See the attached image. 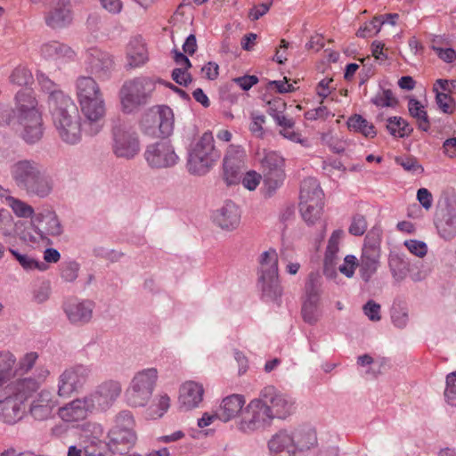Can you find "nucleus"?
Listing matches in <instances>:
<instances>
[{
  "label": "nucleus",
  "mask_w": 456,
  "mask_h": 456,
  "mask_svg": "<svg viewBox=\"0 0 456 456\" xmlns=\"http://www.w3.org/2000/svg\"><path fill=\"white\" fill-rule=\"evenodd\" d=\"M83 116V129L86 134H98L104 126L106 103L103 95L78 103Z\"/></svg>",
  "instance_id": "obj_15"
},
{
  "label": "nucleus",
  "mask_w": 456,
  "mask_h": 456,
  "mask_svg": "<svg viewBox=\"0 0 456 456\" xmlns=\"http://www.w3.org/2000/svg\"><path fill=\"white\" fill-rule=\"evenodd\" d=\"M51 295V284L49 281H42L33 289V301L42 304L47 301Z\"/></svg>",
  "instance_id": "obj_56"
},
{
  "label": "nucleus",
  "mask_w": 456,
  "mask_h": 456,
  "mask_svg": "<svg viewBox=\"0 0 456 456\" xmlns=\"http://www.w3.org/2000/svg\"><path fill=\"white\" fill-rule=\"evenodd\" d=\"M40 53L45 59L61 61L74 60L76 56L71 47L58 41H51L44 44L41 46Z\"/></svg>",
  "instance_id": "obj_33"
},
{
  "label": "nucleus",
  "mask_w": 456,
  "mask_h": 456,
  "mask_svg": "<svg viewBox=\"0 0 456 456\" xmlns=\"http://www.w3.org/2000/svg\"><path fill=\"white\" fill-rule=\"evenodd\" d=\"M212 219L221 230L232 232L240 224L241 212L238 205L229 200L213 213Z\"/></svg>",
  "instance_id": "obj_20"
},
{
  "label": "nucleus",
  "mask_w": 456,
  "mask_h": 456,
  "mask_svg": "<svg viewBox=\"0 0 456 456\" xmlns=\"http://www.w3.org/2000/svg\"><path fill=\"white\" fill-rule=\"evenodd\" d=\"M265 123V117L259 113L253 112L251 114V123L249 125L250 132L256 137L262 138L264 131V124Z\"/></svg>",
  "instance_id": "obj_60"
},
{
  "label": "nucleus",
  "mask_w": 456,
  "mask_h": 456,
  "mask_svg": "<svg viewBox=\"0 0 456 456\" xmlns=\"http://www.w3.org/2000/svg\"><path fill=\"white\" fill-rule=\"evenodd\" d=\"M217 158L212 134L204 133L189 152L187 169L191 175H205L213 167Z\"/></svg>",
  "instance_id": "obj_7"
},
{
  "label": "nucleus",
  "mask_w": 456,
  "mask_h": 456,
  "mask_svg": "<svg viewBox=\"0 0 456 456\" xmlns=\"http://www.w3.org/2000/svg\"><path fill=\"white\" fill-rule=\"evenodd\" d=\"M387 129L394 137L403 138L413 131L410 124L401 117H390L387 119Z\"/></svg>",
  "instance_id": "obj_43"
},
{
  "label": "nucleus",
  "mask_w": 456,
  "mask_h": 456,
  "mask_svg": "<svg viewBox=\"0 0 456 456\" xmlns=\"http://www.w3.org/2000/svg\"><path fill=\"white\" fill-rule=\"evenodd\" d=\"M321 315L322 313L319 309V303L305 300L302 306V316L305 322L311 325L315 324L319 321Z\"/></svg>",
  "instance_id": "obj_52"
},
{
  "label": "nucleus",
  "mask_w": 456,
  "mask_h": 456,
  "mask_svg": "<svg viewBox=\"0 0 456 456\" xmlns=\"http://www.w3.org/2000/svg\"><path fill=\"white\" fill-rule=\"evenodd\" d=\"M75 88L78 103L103 95L100 86L92 75L77 77Z\"/></svg>",
  "instance_id": "obj_32"
},
{
  "label": "nucleus",
  "mask_w": 456,
  "mask_h": 456,
  "mask_svg": "<svg viewBox=\"0 0 456 456\" xmlns=\"http://www.w3.org/2000/svg\"><path fill=\"white\" fill-rule=\"evenodd\" d=\"M395 163L401 166L405 171L411 172L412 174L423 172L422 167L413 157H397L395 158Z\"/></svg>",
  "instance_id": "obj_57"
},
{
  "label": "nucleus",
  "mask_w": 456,
  "mask_h": 456,
  "mask_svg": "<svg viewBox=\"0 0 456 456\" xmlns=\"http://www.w3.org/2000/svg\"><path fill=\"white\" fill-rule=\"evenodd\" d=\"M259 395L266 403L275 419H286L292 413L294 402L273 386L265 387Z\"/></svg>",
  "instance_id": "obj_18"
},
{
  "label": "nucleus",
  "mask_w": 456,
  "mask_h": 456,
  "mask_svg": "<svg viewBox=\"0 0 456 456\" xmlns=\"http://www.w3.org/2000/svg\"><path fill=\"white\" fill-rule=\"evenodd\" d=\"M58 138L65 144L76 145L82 140L83 122L74 101L69 95H57L49 110Z\"/></svg>",
  "instance_id": "obj_2"
},
{
  "label": "nucleus",
  "mask_w": 456,
  "mask_h": 456,
  "mask_svg": "<svg viewBox=\"0 0 456 456\" xmlns=\"http://www.w3.org/2000/svg\"><path fill=\"white\" fill-rule=\"evenodd\" d=\"M385 23V21H381L380 17H375L369 22H365L360 28L357 30V37H370L376 34H378L381 28V26Z\"/></svg>",
  "instance_id": "obj_53"
},
{
  "label": "nucleus",
  "mask_w": 456,
  "mask_h": 456,
  "mask_svg": "<svg viewBox=\"0 0 456 456\" xmlns=\"http://www.w3.org/2000/svg\"><path fill=\"white\" fill-rule=\"evenodd\" d=\"M364 314L372 322H378L381 319L380 305L369 300L362 307Z\"/></svg>",
  "instance_id": "obj_64"
},
{
  "label": "nucleus",
  "mask_w": 456,
  "mask_h": 456,
  "mask_svg": "<svg viewBox=\"0 0 456 456\" xmlns=\"http://www.w3.org/2000/svg\"><path fill=\"white\" fill-rule=\"evenodd\" d=\"M322 294V279L316 273H310L305 283V301L320 302Z\"/></svg>",
  "instance_id": "obj_46"
},
{
  "label": "nucleus",
  "mask_w": 456,
  "mask_h": 456,
  "mask_svg": "<svg viewBox=\"0 0 456 456\" xmlns=\"http://www.w3.org/2000/svg\"><path fill=\"white\" fill-rule=\"evenodd\" d=\"M370 102L379 108L391 107L395 108L398 101L394 96L390 89H380L370 100Z\"/></svg>",
  "instance_id": "obj_51"
},
{
  "label": "nucleus",
  "mask_w": 456,
  "mask_h": 456,
  "mask_svg": "<svg viewBox=\"0 0 456 456\" xmlns=\"http://www.w3.org/2000/svg\"><path fill=\"white\" fill-rule=\"evenodd\" d=\"M16 106L13 110L20 136L28 144L38 142L44 135L42 113L37 108V101L30 92L20 91L16 94Z\"/></svg>",
  "instance_id": "obj_3"
},
{
  "label": "nucleus",
  "mask_w": 456,
  "mask_h": 456,
  "mask_svg": "<svg viewBox=\"0 0 456 456\" xmlns=\"http://www.w3.org/2000/svg\"><path fill=\"white\" fill-rule=\"evenodd\" d=\"M45 23L52 28H61L72 21L69 0H58L56 4L45 14Z\"/></svg>",
  "instance_id": "obj_30"
},
{
  "label": "nucleus",
  "mask_w": 456,
  "mask_h": 456,
  "mask_svg": "<svg viewBox=\"0 0 456 456\" xmlns=\"http://www.w3.org/2000/svg\"><path fill=\"white\" fill-rule=\"evenodd\" d=\"M259 277L279 275L278 254L275 249L269 248L259 256Z\"/></svg>",
  "instance_id": "obj_35"
},
{
  "label": "nucleus",
  "mask_w": 456,
  "mask_h": 456,
  "mask_svg": "<svg viewBox=\"0 0 456 456\" xmlns=\"http://www.w3.org/2000/svg\"><path fill=\"white\" fill-rule=\"evenodd\" d=\"M16 357L10 351H0V387H4L12 377Z\"/></svg>",
  "instance_id": "obj_41"
},
{
  "label": "nucleus",
  "mask_w": 456,
  "mask_h": 456,
  "mask_svg": "<svg viewBox=\"0 0 456 456\" xmlns=\"http://www.w3.org/2000/svg\"><path fill=\"white\" fill-rule=\"evenodd\" d=\"M49 376L50 370L46 366H37L33 376L17 379L1 388L0 420L8 425L21 420L26 412V402Z\"/></svg>",
  "instance_id": "obj_1"
},
{
  "label": "nucleus",
  "mask_w": 456,
  "mask_h": 456,
  "mask_svg": "<svg viewBox=\"0 0 456 456\" xmlns=\"http://www.w3.org/2000/svg\"><path fill=\"white\" fill-rule=\"evenodd\" d=\"M245 403V397L239 394L230 395L223 398L219 405L216 408L218 419L223 422L234 419L240 414Z\"/></svg>",
  "instance_id": "obj_31"
},
{
  "label": "nucleus",
  "mask_w": 456,
  "mask_h": 456,
  "mask_svg": "<svg viewBox=\"0 0 456 456\" xmlns=\"http://www.w3.org/2000/svg\"><path fill=\"white\" fill-rule=\"evenodd\" d=\"M32 223L35 225L36 232L41 238L60 236L63 231L57 215L53 211H45L36 215Z\"/></svg>",
  "instance_id": "obj_26"
},
{
  "label": "nucleus",
  "mask_w": 456,
  "mask_h": 456,
  "mask_svg": "<svg viewBox=\"0 0 456 456\" xmlns=\"http://www.w3.org/2000/svg\"><path fill=\"white\" fill-rule=\"evenodd\" d=\"M404 246L411 253L419 257H423L427 255L428 246L423 241L417 240H405Z\"/></svg>",
  "instance_id": "obj_62"
},
{
  "label": "nucleus",
  "mask_w": 456,
  "mask_h": 456,
  "mask_svg": "<svg viewBox=\"0 0 456 456\" xmlns=\"http://www.w3.org/2000/svg\"><path fill=\"white\" fill-rule=\"evenodd\" d=\"M147 165L152 169H166L175 167L179 157L173 144L167 140L149 144L143 153Z\"/></svg>",
  "instance_id": "obj_14"
},
{
  "label": "nucleus",
  "mask_w": 456,
  "mask_h": 456,
  "mask_svg": "<svg viewBox=\"0 0 456 456\" xmlns=\"http://www.w3.org/2000/svg\"><path fill=\"white\" fill-rule=\"evenodd\" d=\"M248 410L251 414V419L246 422V425L247 428L251 431L269 426L275 419L260 395L249 402Z\"/></svg>",
  "instance_id": "obj_24"
},
{
  "label": "nucleus",
  "mask_w": 456,
  "mask_h": 456,
  "mask_svg": "<svg viewBox=\"0 0 456 456\" xmlns=\"http://www.w3.org/2000/svg\"><path fill=\"white\" fill-rule=\"evenodd\" d=\"M37 82L40 85L42 90H44L49 94L48 100H47L49 110H50V102L57 95V94H60L62 95H67L59 88L58 85H56L53 80H51L43 72L37 73Z\"/></svg>",
  "instance_id": "obj_49"
},
{
  "label": "nucleus",
  "mask_w": 456,
  "mask_h": 456,
  "mask_svg": "<svg viewBox=\"0 0 456 456\" xmlns=\"http://www.w3.org/2000/svg\"><path fill=\"white\" fill-rule=\"evenodd\" d=\"M2 191L3 192H0V196L5 199L6 204L18 217L34 219L36 215L34 208L30 205L20 199L8 195L7 190L2 188Z\"/></svg>",
  "instance_id": "obj_37"
},
{
  "label": "nucleus",
  "mask_w": 456,
  "mask_h": 456,
  "mask_svg": "<svg viewBox=\"0 0 456 456\" xmlns=\"http://www.w3.org/2000/svg\"><path fill=\"white\" fill-rule=\"evenodd\" d=\"M80 265L75 260H68L60 265V276L64 282L73 283L78 278Z\"/></svg>",
  "instance_id": "obj_48"
},
{
  "label": "nucleus",
  "mask_w": 456,
  "mask_h": 456,
  "mask_svg": "<svg viewBox=\"0 0 456 456\" xmlns=\"http://www.w3.org/2000/svg\"><path fill=\"white\" fill-rule=\"evenodd\" d=\"M260 164L264 186L268 194L272 195L285 180V159L277 151H265Z\"/></svg>",
  "instance_id": "obj_10"
},
{
  "label": "nucleus",
  "mask_w": 456,
  "mask_h": 456,
  "mask_svg": "<svg viewBox=\"0 0 456 456\" xmlns=\"http://www.w3.org/2000/svg\"><path fill=\"white\" fill-rule=\"evenodd\" d=\"M53 189L52 177L41 167L22 189L29 197L46 198Z\"/></svg>",
  "instance_id": "obj_29"
},
{
  "label": "nucleus",
  "mask_w": 456,
  "mask_h": 456,
  "mask_svg": "<svg viewBox=\"0 0 456 456\" xmlns=\"http://www.w3.org/2000/svg\"><path fill=\"white\" fill-rule=\"evenodd\" d=\"M86 69L90 75L96 78L107 80L115 69V61L108 52L91 48L86 53Z\"/></svg>",
  "instance_id": "obj_16"
},
{
  "label": "nucleus",
  "mask_w": 456,
  "mask_h": 456,
  "mask_svg": "<svg viewBox=\"0 0 456 456\" xmlns=\"http://www.w3.org/2000/svg\"><path fill=\"white\" fill-rule=\"evenodd\" d=\"M258 285L262 292V297L265 300L279 303L282 295V289L280 284L279 275H275V277H259Z\"/></svg>",
  "instance_id": "obj_34"
},
{
  "label": "nucleus",
  "mask_w": 456,
  "mask_h": 456,
  "mask_svg": "<svg viewBox=\"0 0 456 456\" xmlns=\"http://www.w3.org/2000/svg\"><path fill=\"white\" fill-rule=\"evenodd\" d=\"M445 383L444 399L449 405L456 407V370L446 376Z\"/></svg>",
  "instance_id": "obj_54"
},
{
  "label": "nucleus",
  "mask_w": 456,
  "mask_h": 456,
  "mask_svg": "<svg viewBox=\"0 0 456 456\" xmlns=\"http://www.w3.org/2000/svg\"><path fill=\"white\" fill-rule=\"evenodd\" d=\"M438 233L444 240H451L456 234V216L450 213L436 223Z\"/></svg>",
  "instance_id": "obj_45"
},
{
  "label": "nucleus",
  "mask_w": 456,
  "mask_h": 456,
  "mask_svg": "<svg viewBox=\"0 0 456 456\" xmlns=\"http://www.w3.org/2000/svg\"><path fill=\"white\" fill-rule=\"evenodd\" d=\"M111 149L117 158L130 160L141 151L139 134L132 127L119 124L112 128Z\"/></svg>",
  "instance_id": "obj_9"
},
{
  "label": "nucleus",
  "mask_w": 456,
  "mask_h": 456,
  "mask_svg": "<svg viewBox=\"0 0 456 456\" xmlns=\"http://www.w3.org/2000/svg\"><path fill=\"white\" fill-rule=\"evenodd\" d=\"M94 306L92 300L72 298L64 304L63 310L71 323L85 324L92 320Z\"/></svg>",
  "instance_id": "obj_22"
},
{
  "label": "nucleus",
  "mask_w": 456,
  "mask_h": 456,
  "mask_svg": "<svg viewBox=\"0 0 456 456\" xmlns=\"http://www.w3.org/2000/svg\"><path fill=\"white\" fill-rule=\"evenodd\" d=\"M159 380V370L155 367L139 370L132 377L126 391V403L134 408L145 407L152 398Z\"/></svg>",
  "instance_id": "obj_4"
},
{
  "label": "nucleus",
  "mask_w": 456,
  "mask_h": 456,
  "mask_svg": "<svg viewBox=\"0 0 456 456\" xmlns=\"http://www.w3.org/2000/svg\"><path fill=\"white\" fill-rule=\"evenodd\" d=\"M299 210L304 221L311 225L320 220L324 206V193L315 178H305L300 188Z\"/></svg>",
  "instance_id": "obj_6"
},
{
  "label": "nucleus",
  "mask_w": 456,
  "mask_h": 456,
  "mask_svg": "<svg viewBox=\"0 0 456 456\" xmlns=\"http://www.w3.org/2000/svg\"><path fill=\"white\" fill-rule=\"evenodd\" d=\"M388 265L394 279L403 281L408 273V264L399 255H390Z\"/></svg>",
  "instance_id": "obj_47"
},
{
  "label": "nucleus",
  "mask_w": 456,
  "mask_h": 456,
  "mask_svg": "<svg viewBox=\"0 0 456 456\" xmlns=\"http://www.w3.org/2000/svg\"><path fill=\"white\" fill-rule=\"evenodd\" d=\"M245 150L239 145H230L223 163V178L227 185L239 183L244 169Z\"/></svg>",
  "instance_id": "obj_17"
},
{
  "label": "nucleus",
  "mask_w": 456,
  "mask_h": 456,
  "mask_svg": "<svg viewBox=\"0 0 456 456\" xmlns=\"http://www.w3.org/2000/svg\"><path fill=\"white\" fill-rule=\"evenodd\" d=\"M380 232L370 231L364 240L359 267L362 278L368 281L377 272L380 259Z\"/></svg>",
  "instance_id": "obj_13"
},
{
  "label": "nucleus",
  "mask_w": 456,
  "mask_h": 456,
  "mask_svg": "<svg viewBox=\"0 0 456 456\" xmlns=\"http://www.w3.org/2000/svg\"><path fill=\"white\" fill-rule=\"evenodd\" d=\"M92 373L90 366L76 364L64 369L57 379V395L69 398L78 392L87 382Z\"/></svg>",
  "instance_id": "obj_11"
},
{
  "label": "nucleus",
  "mask_w": 456,
  "mask_h": 456,
  "mask_svg": "<svg viewBox=\"0 0 456 456\" xmlns=\"http://www.w3.org/2000/svg\"><path fill=\"white\" fill-rule=\"evenodd\" d=\"M42 167L31 159H21L10 166V174L18 188L22 190Z\"/></svg>",
  "instance_id": "obj_28"
},
{
  "label": "nucleus",
  "mask_w": 456,
  "mask_h": 456,
  "mask_svg": "<svg viewBox=\"0 0 456 456\" xmlns=\"http://www.w3.org/2000/svg\"><path fill=\"white\" fill-rule=\"evenodd\" d=\"M95 412L86 395L76 398L61 407L59 417L65 422L73 423L86 419L89 414Z\"/></svg>",
  "instance_id": "obj_23"
},
{
  "label": "nucleus",
  "mask_w": 456,
  "mask_h": 456,
  "mask_svg": "<svg viewBox=\"0 0 456 456\" xmlns=\"http://www.w3.org/2000/svg\"><path fill=\"white\" fill-rule=\"evenodd\" d=\"M289 440H282L277 432L273 434L266 442L269 456H296L295 452L288 446Z\"/></svg>",
  "instance_id": "obj_38"
},
{
  "label": "nucleus",
  "mask_w": 456,
  "mask_h": 456,
  "mask_svg": "<svg viewBox=\"0 0 456 456\" xmlns=\"http://www.w3.org/2000/svg\"><path fill=\"white\" fill-rule=\"evenodd\" d=\"M157 81L149 77H137L126 80L119 90L122 110L131 113L150 103Z\"/></svg>",
  "instance_id": "obj_5"
},
{
  "label": "nucleus",
  "mask_w": 456,
  "mask_h": 456,
  "mask_svg": "<svg viewBox=\"0 0 456 456\" xmlns=\"http://www.w3.org/2000/svg\"><path fill=\"white\" fill-rule=\"evenodd\" d=\"M408 110L411 116L416 119L419 128L427 132L430 127V123L428 113L420 102L416 99H410Z\"/></svg>",
  "instance_id": "obj_42"
},
{
  "label": "nucleus",
  "mask_w": 456,
  "mask_h": 456,
  "mask_svg": "<svg viewBox=\"0 0 456 456\" xmlns=\"http://www.w3.org/2000/svg\"><path fill=\"white\" fill-rule=\"evenodd\" d=\"M367 221L362 215H355L353 216L348 232L354 236H362L367 230Z\"/></svg>",
  "instance_id": "obj_58"
},
{
  "label": "nucleus",
  "mask_w": 456,
  "mask_h": 456,
  "mask_svg": "<svg viewBox=\"0 0 456 456\" xmlns=\"http://www.w3.org/2000/svg\"><path fill=\"white\" fill-rule=\"evenodd\" d=\"M57 405L52 391L42 389L32 400L29 405V413L36 420L48 419Z\"/></svg>",
  "instance_id": "obj_25"
},
{
  "label": "nucleus",
  "mask_w": 456,
  "mask_h": 456,
  "mask_svg": "<svg viewBox=\"0 0 456 456\" xmlns=\"http://www.w3.org/2000/svg\"><path fill=\"white\" fill-rule=\"evenodd\" d=\"M9 251L27 272L33 270L45 271L47 269V265L45 262L37 260L30 255L20 253L13 248H9Z\"/></svg>",
  "instance_id": "obj_44"
},
{
  "label": "nucleus",
  "mask_w": 456,
  "mask_h": 456,
  "mask_svg": "<svg viewBox=\"0 0 456 456\" xmlns=\"http://www.w3.org/2000/svg\"><path fill=\"white\" fill-rule=\"evenodd\" d=\"M122 393V385L117 379H106L95 386L86 395L95 412L110 410Z\"/></svg>",
  "instance_id": "obj_12"
},
{
  "label": "nucleus",
  "mask_w": 456,
  "mask_h": 456,
  "mask_svg": "<svg viewBox=\"0 0 456 456\" xmlns=\"http://www.w3.org/2000/svg\"><path fill=\"white\" fill-rule=\"evenodd\" d=\"M279 436L285 440H289L288 446L295 453L304 452L314 448L317 445V436L314 431L303 428L288 429L282 428L277 431Z\"/></svg>",
  "instance_id": "obj_19"
},
{
  "label": "nucleus",
  "mask_w": 456,
  "mask_h": 456,
  "mask_svg": "<svg viewBox=\"0 0 456 456\" xmlns=\"http://www.w3.org/2000/svg\"><path fill=\"white\" fill-rule=\"evenodd\" d=\"M344 234L342 230H336L332 232L325 252L324 273L329 275L330 267H332L339 249V241Z\"/></svg>",
  "instance_id": "obj_40"
},
{
  "label": "nucleus",
  "mask_w": 456,
  "mask_h": 456,
  "mask_svg": "<svg viewBox=\"0 0 456 456\" xmlns=\"http://www.w3.org/2000/svg\"><path fill=\"white\" fill-rule=\"evenodd\" d=\"M126 56L129 59V64L134 67L140 66L147 61V50L141 38L134 37L129 41L126 46Z\"/></svg>",
  "instance_id": "obj_36"
},
{
  "label": "nucleus",
  "mask_w": 456,
  "mask_h": 456,
  "mask_svg": "<svg viewBox=\"0 0 456 456\" xmlns=\"http://www.w3.org/2000/svg\"><path fill=\"white\" fill-rule=\"evenodd\" d=\"M356 266H359V261L354 255H347L344 258V263L338 267L341 273L348 278L353 277Z\"/></svg>",
  "instance_id": "obj_61"
},
{
  "label": "nucleus",
  "mask_w": 456,
  "mask_h": 456,
  "mask_svg": "<svg viewBox=\"0 0 456 456\" xmlns=\"http://www.w3.org/2000/svg\"><path fill=\"white\" fill-rule=\"evenodd\" d=\"M170 407V398L167 394L159 395L152 405L148 409V416L151 419L161 418Z\"/></svg>",
  "instance_id": "obj_50"
},
{
  "label": "nucleus",
  "mask_w": 456,
  "mask_h": 456,
  "mask_svg": "<svg viewBox=\"0 0 456 456\" xmlns=\"http://www.w3.org/2000/svg\"><path fill=\"white\" fill-rule=\"evenodd\" d=\"M347 126L351 131L360 133L367 138H373L377 134L375 126L359 114H354L348 118Z\"/></svg>",
  "instance_id": "obj_39"
},
{
  "label": "nucleus",
  "mask_w": 456,
  "mask_h": 456,
  "mask_svg": "<svg viewBox=\"0 0 456 456\" xmlns=\"http://www.w3.org/2000/svg\"><path fill=\"white\" fill-rule=\"evenodd\" d=\"M38 359V354L36 352H29L25 354L20 358L18 362V369L21 373H28L30 371Z\"/></svg>",
  "instance_id": "obj_59"
},
{
  "label": "nucleus",
  "mask_w": 456,
  "mask_h": 456,
  "mask_svg": "<svg viewBox=\"0 0 456 456\" xmlns=\"http://www.w3.org/2000/svg\"><path fill=\"white\" fill-rule=\"evenodd\" d=\"M434 91L436 92V101L438 107L444 113H451L452 110L451 97L446 93L438 91L436 86L434 87Z\"/></svg>",
  "instance_id": "obj_63"
},
{
  "label": "nucleus",
  "mask_w": 456,
  "mask_h": 456,
  "mask_svg": "<svg viewBox=\"0 0 456 456\" xmlns=\"http://www.w3.org/2000/svg\"><path fill=\"white\" fill-rule=\"evenodd\" d=\"M147 123H152V125L149 127H144L145 134L154 135L158 128L161 135H169L174 128L173 111L169 107L162 106L158 113L147 114L144 117L142 126H145Z\"/></svg>",
  "instance_id": "obj_21"
},
{
  "label": "nucleus",
  "mask_w": 456,
  "mask_h": 456,
  "mask_svg": "<svg viewBox=\"0 0 456 456\" xmlns=\"http://www.w3.org/2000/svg\"><path fill=\"white\" fill-rule=\"evenodd\" d=\"M11 82L18 86H27L32 79L31 71L25 67H17L10 77Z\"/></svg>",
  "instance_id": "obj_55"
},
{
  "label": "nucleus",
  "mask_w": 456,
  "mask_h": 456,
  "mask_svg": "<svg viewBox=\"0 0 456 456\" xmlns=\"http://www.w3.org/2000/svg\"><path fill=\"white\" fill-rule=\"evenodd\" d=\"M203 386L195 381H186L179 389L180 407L185 411L198 408L203 400Z\"/></svg>",
  "instance_id": "obj_27"
},
{
  "label": "nucleus",
  "mask_w": 456,
  "mask_h": 456,
  "mask_svg": "<svg viewBox=\"0 0 456 456\" xmlns=\"http://www.w3.org/2000/svg\"><path fill=\"white\" fill-rule=\"evenodd\" d=\"M134 425V416L129 411H122L116 415L114 426L108 433L107 445L112 452L122 454L120 445L130 448L135 444Z\"/></svg>",
  "instance_id": "obj_8"
}]
</instances>
